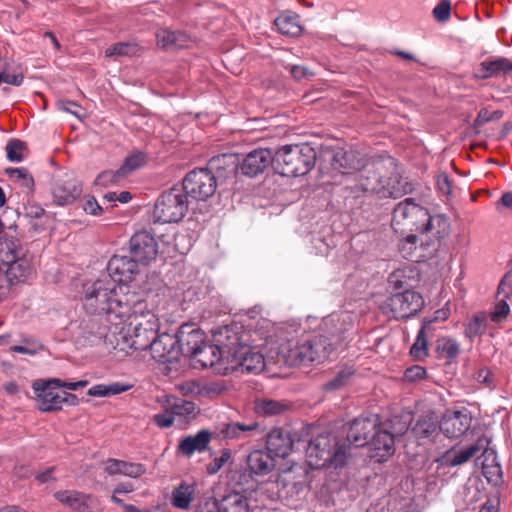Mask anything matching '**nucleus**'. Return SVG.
<instances>
[{
  "label": "nucleus",
  "mask_w": 512,
  "mask_h": 512,
  "mask_svg": "<svg viewBox=\"0 0 512 512\" xmlns=\"http://www.w3.org/2000/svg\"><path fill=\"white\" fill-rule=\"evenodd\" d=\"M25 145L22 141L13 139L6 145L7 159L11 162H21L23 160L22 152Z\"/></svg>",
  "instance_id": "obj_53"
},
{
  "label": "nucleus",
  "mask_w": 512,
  "mask_h": 512,
  "mask_svg": "<svg viewBox=\"0 0 512 512\" xmlns=\"http://www.w3.org/2000/svg\"><path fill=\"white\" fill-rule=\"evenodd\" d=\"M230 452L228 450H224L221 456L214 458V460L207 466V471L209 474L217 473L223 465L229 460Z\"/></svg>",
  "instance_id": "obj_64"
},
{
  "label": "nucleus",
  "mask_w": 512,
  "mask_h": 512,
  "mask_svg": "<svg viewBox=\"0 0 512 512\" xmlns=\"http://www.w3.org/2000/svg\"><path fill=\"white\" fill-rule=\"evenodd\" d=\"M147 349L150 350L152 357L161 363H172L181 356L177 338L169 333H157L156 337L151 339Z\"/></svg>",
  "instance_id": "obj_18"
},
{
  "label": "nucleus",
  "mask_w": 512,
  "mask_h": 512,
  "mask_svg": "<svg viewBox=\"0 0 512 512\" xmlns=\"http://www.w3.org/2000/svg\"><path fill=\"white\" fill-rule=\"evenodd\" d=\"M436 352L438 356L448 364L455 363L460 352L459 342L451 337H441L436 341Z\"/></svg>",
  "instance_id": "obj_37"
},
{
  "label": "nucleus",
  "mask_w": 512,
  "mask_h": 512,
  "mask_svg": "<svg viewBox=\"0 0 512 512\" xmlns=\"http://www.w3.org/2000/svg\"><path fill=\"white\" fill-rule=\"evenodd\" d=\"M395 170V160L392 157L375 159L366 163L354 176L356 187L366 193H376L382 197L399 198L404 195L403 186H385L384 171Z\"/></svg>",
  "instance_id": "obj_6"
},
{
  "label": "nucleus",
  "mask_w": 512,
  "mask_h": 512,
  "mask_svg": "<svg viewBox=\"0 0 512 512\" xmlns=\"http://www.w3.org/2000/svg\"><path fill=\"white\" fill-rule=\"evenodd\" d=\"M487 316L481 312L475 315L467 324L465 329L466 337L473 339L476 336L482 334L486 328Z\"/></svg>",
  "instance_id": "obj_49"
},
{
  "label": "nucleus",
  "mask_w": 512,
  "mask_h": 512,
  "mask_svg": "<svg viewBox=\"0 0 512 512\" xmlns=\"http://www.w3.org/2000/svg\"><path fill=\"white\" fill-rule=\"evenodd\" d=\"M129 311L119 317L114 326L97 327L91 333L115 350H147L151 339L156 337L160 321L146 300L135 292L129 301Z\"/></svg>",
  "instance_id": "obj_1"
},
{
  "label": "nucleus",
  "mask_w": 512,
  "mask_h": 512,
  "mask_svg": "<svg viewBox=\"0 0 512 512\" xmlns=\"http://www.w3.org/2000/svg\"><path fill=\"white\" fill-rule=\"evenodd\" d=\"M218 344H209L206 341L202 344L196 353H192L188 356L193 361L195 368H207L214 366L218 363L225 355L223 351H229L232 346L225 343L222 339L218 338Z\"/></svg>",
  "instance_id": "obj_22"
},
{
  "label": "nucleus",
  "mask_w": 512,
  "mask_h": 512,
  "mask_svg": "<svg viewBox=\"0 0 512 512\" xmlns=\"http://www.w3.org/2000/svg\"><path fill=\"white\" fill-rule=\"evenodd\" d=\"M273 162L275 163V156L270 149H254L243 158L240 171L245 176L255 177L263 173Z\"/></svg>",
  "instance_id": "obj_23"
},
{
  "label": "nucleus",
  "mask_w": 512,
  "mask_h": 512,
  "mask_svg": "<svg viewBox=\"0 0 512 512\" xmlns=\"http://www.w3.org/2000/svg\"><path fill=\"white\" fill-rule=\"evenodd\" d=\"M240 162L236 155L234 154H222L218 156H214L209 161V169H215L219 173L223 171V175L228 177L230 175H234L240 169Z\"/></svg>",
  "instance_id": "obj_36"
},
{
  "label": "nucleus",
  "mask_w": 512,
  "mask_h": 512,
  "mask_svg": "<svg viewBox=\"0 0 512 512\" xmlns=\"http://www.w3.org/2000/svg\"><path fill=\"white\" fill-rule=\"evenodd\" d=\"M472 423L471 412L462 407L455 410H447L441 417V432L448 438L458 439L466 434Z\"/></svg>",
  "instance_id": "obj_16"
},
{
  "label": "nucleus",
  "mask_w": 512,
  "mask_h": 512,
  "mask_svg": "<svg viewBox=\"0 0 512 512\" xmlns=\"http://www.w3.org/2000/svg\"><path fill=\"white\" fill-rule=\"evenodd\" d=\"M131 386H91L87 391L89 396L106 397L127 391Z\"/></svg>",
  "instance_id": "obj_52"
},
{
  "label": "nucleus",
  "mask_w": 512,
  "mask_h": 512,
  "mask_svg": "<svg viewBox=\"0 0 512 512\" xmlns=\"http://www.w3.org/2000/svg\"><path fill=\"white\" fill-rule=\"evenodd\" d=\"M235 358H239V368L242 373L259 374L265 367L264 356L253 351L251 347L244 346Z\"/></svg>",
  "instance_id": "obj_30"
},
{
  "label": "nucleus",
  "mask_w": 512,
  "mask_h": 512,
  "mask_svg": "<svg viewBox=\"0 0 512 512\" xmlns=\"http://www.w3.org/2000/svg\"><path fill=\"white\" fill-rule=\"evenodd\" d=\"M180 187L184 189L188 198L205 201L216 191V176L208 168L194 169L185 176Z\"/></svg>",
  "instance_id": "obj_12"
},
{
  "label": "nucleus",
  "mask_w": 512,
  "mask_h": 512,
  "mask_svg": "<svg viewBox=\"0 0 512 512\" xmlns=\"http://www.w3.org/2000/svg\"><path fill=\"white\" fill-rule=\"evenodd\" d=\"M124 178L120 173V168L116 171L107 170L100 173L96 178V184L101 186H108L120 182Z\"/></svg>",
  "instance_id": "obj_55"
},
{
  "label": "nucleus",
  "mask_w": 512,
  "mask_h": 512,
  "mask_svg": "<svg viewBox=\"0 0 512 512\" xmlns=\"http://www.w3.org/2000/svg\"><path fill=\"white\" fill-rule=\"evenodd\" d=\"M384 184L389 188V186H403L405 192L404 195L413 190V186L411 183L407 181L406 178H403L400 174L399 168L395 163V170L390 169L388 171H384Z\"/></svg>",
  "instance_id": "obj_48"
},
{
  "label": "nucleus",
  "mask_w": 512,
  "mask_h": 512,
  "mask_svg": "<svg viewBox=\"0 0 512 512\" xmlns=\"http://www.w3.org/2000/svg\"><path fill=\"white\" fill-rule=\"evenodd\" d=\"M137 51L136 45L129 42H119L111 45L105 51L107 57H122L134 55Z\"/></svg>",
  "instance_id": "obj_50"
},
{
  "label": "nucleus",
  "mask_w": 512,
  "mask_h": 512,
  "mask_svg": "<svg viewBox=\"0 0 512 512\" xmlns=\"http://www.w3.org/2000/svg\"><path fill=\"white\" fill-rule=\"evenodd\" d=\"M13 342H17L18 344L11 345L9 347L10 352L34 356L43 349L40 342L29 336H21L19 340H13Z\"/></svg>",
  "instance_id": "obj_43"
},
{
  "label": "nucleus",
  "mask_w": 512,
  "mask_h": 512,
  "mask_svg": "<svg viewBox=\"0 0 512 512\" xmlns=\"http://www.w3.org/2000/svg\"><path fill=\"white\" fill-rule=\"evenodd\" d=\"M108 276L117 284L127 285L140 272V264L130 255H114L107 265Z\"/></svg>",
  "instance_id": "obj_17"
},
{
  "label": "nucleus",
  "mask_w": 512,
  "mask_h": 512,
  "mask_svg": "<svg viewBox=\"0 0 512 512\" xmlns=\"http://www.w3.org/2000/svg\"><path fill=\"white\" fill-rule=\"evenodd\" d=\"M435 183H436V188L440 194L446 195V196L451 194L452 184H451V181L446 173L438 174Z\"/></svg>",
  "instance_id": "obj_62"
},
{
  "label": "nucleus",
  "mask_w": 512,
  "mask_h": 512,
  "mask_svg": "<svg viewBox=\"0 0 512 512\" xmlns=\"http://www.w3.org/2000/svg\"><path fill=\"white\" fill-rule=\"evenodd\" d=\"M451 3L441 0L433 9V16L439 22H445L450 18Z\"/></svg>",
  "instance_id": "obj_58"
},
{
  "label": "nucleus",
  "mask_w": 512,
  "mask_h": 512,
  "mask_svg": "<svg viewBox=\"0 0 512 512\" xmlns=\"http://www.w3.org/2000/svg\"><path fill=\"white\" fill-rule=\"evenodd\" d=\"M413 420V415L411 412H402L399 415H394L393 417L382 421L380 418L379 426L388 429V431L393 435L395 439L397 436L403 435L410 427Z\"/></svg>",
  "instance_id": "obj_35"
},
{
  "label": "nucleus",
  "mask_w": 512,
  "mask_h": 512,
  "mask_svg": "<svg viewBox=\"0 0 512 512\" xmlns=\"http://www.w3.org/2000/svg\"><path fill=\"white\" fill-rule=\"evenodd\" d=\"M146 472V468L141 463H131L125 461V467L122 470V475L131 478H138Z\"/></svg>",
  "instance_id": "obj_61"
},
{
  "label": "nucleus",
  "mask_w": 512,
  "mask_h": 512,
  "mask_svg": "<svg viewBox=\"0 0 512 512\" xmlns=\"http://www.w3.org/2000/svg\"><path fill=\"white\" fill-rule=\"evenodd\" d=\"M484 446V440L479 439L477 442L469 446H453L444 452L438 460L441 465L448 467H456L467 463L473 458Z\"/></svg>",
  "instance_id": "obj_26"
},
{
  "label": "nucleus",
  "mask_w": 512,
  "mask_h": 512,
  "mask_svg": "<svg viewBox=\"0 0 512 512\" xmlns=\"http://www.w3.org/2000/svg\"><path fill=\"white\" fill-rule=\"evenodd\" d=\"M449 230L450 222L444 214L431 213L427 208L418 205V242L421 250L425 252L418 255V264H422L418 267V276L427 261H430L429 266L438 265L434 253L438 251Z\"/></svg>",
  "instance_id": "obj_3"
},
{
  "label": "nucleus",
  "mask_w": 512,
  "mask_h": 512,
  "mask_svg": "<svg viewBox=\"0 0 512 512\" xmlns=\"http://www.w3.org/2000/svg\"><path fill=\"white\" fill-rule=\"evenodd\" d=\"M80 386H32L33 398L39 410L49 412L62 409L63 404L75 405L77 397L64 388L76 391Z\"/></svg>",
  "instance_id": "obj_11"
},
{
  "label": "nucleus",
  "mask_w": 512,
  "mask_h": 512,
  "mask_svg": "<svg viewBox=\"0 0 512 512\" xmlns=\"http://www.w3.org/2000/svg\"><path fill=\"white\" fill-rule=\"evenodd\" d=\"M183 393H197L200 396L214 397L225 390V386H180Z\"/></svg>",
  "instance_id": "obj_51"
},
{
  "label": "nucleus",
  "mask_w": 512,
  "mask_h": 512,
  "mask_svg": "<svg viewBox=\"0 0 512 512\" xmlns=\"http://www.w3.org/2000/svg\"><path fill=\"white\" fill-rule=\"evenodd\" d=\"M177 345L180 349V355L185 357L196 353L199 347L205 342L204 332L194 323H185L180 326L177 333Z\"/></svg>",
  "instance_id": "obj_21"
},
{
  "label": "nucleus",
  "mask_w": 512,
  "mask_h": 512,
  "mask_svg": "<svg viewBox=\"0 0 512 512\" xmlns=\"http://www.w3.org/2000/svg\"><path fill=\"white\" fill-rule=\"evenodd\" d=\"M275 465V458L267 450H254L247 456L248 469L254 475H267Z\"/></svg>",
  "instance_id": "obj_29"
},
{
  "label": "nucleus",
  "mask_w": 512,
  "mask_h": 512,
  "mask_svg": "<svg viewBox=\"0 0 512 512\" xmlns=\"http://www.w3.org/2000/svg\"><path fill=\"white\" fill-rule=\"evenodd\" d=\"M306 460L312 469L327 466L339 468L347 461V450L339 445L336 438L329 432H324L311 439L306 448Z\"/></svg>",
  "instance_id": "obj_8"
},
{
  "label": "nucleus",
  "mask_w": 512,
  "mask_h": 512,
  "mask_svg": "<svg viewBox=\"0 0 512 512\" xmlns=\"http://www.w3.org/2000/svg\"><path fill=\"white\" fill-rule=\"evenodd\" d=\"M332 168L343 175H356L360 169L359 160L354 151H337L331 161Z\"/></svg>",
  "instance_id": "obj_31"
},
{
  "label": "nucleus",
  "mask_w": 512,
  "mask_h": 512,
  "mask_svg": "<svg viewBox=\"0 0 512 512\" xmlns=\"http://www.w3.org/2000/svg\"><path fill=\"white\" fill-rule=\"evenodd\" d=\"M286 407L284 403L279 401L263 398L255 401L254 409L258 414L272 416L282 413Z\"/></svg>",
  "instance_id": "obj_45"
},
{
  "label": "nucleus",
  "mask_w": 512,
  "mask_h": 512,
  "mask_svg": "<svg viewBox=\"0 0 512 512\" xmlns=\"http://www.w3.org/2000/svg\"><path fill=\"white\" fill-rule=\"evenodd\" d=\"M412 269H398L390 274L388 283L394 289H403L390 296L383 304L384 313L390 314L395 319H406L416 314V308L413 307L415 301V292L411 280Z\"/></svg>",
  "instance_id": "obj_7"
},
{
  "label": "nucleus",
  "mask_w": 512,
  "mask_h": 512,
  "mask_svg": "<svg viewBox=\"0 0 512 512\" xmlns=\"http://www.w3.org/2000/svg\"><path fill=\"white\" fill-rule=\"evenodd\" d=\"M170 402V400H168ZM173 414L176 417H181L184 419L195 418L199 413V408L195 405V403L183 399H176L173 403H169Z\"/></svg>",
  "instance_id": "obj_44"
},
{
  "label": "nucleus",
  "mask_w": 512,
  "mask_h": 512,
  "mask_svg": "<svg viewBox=\"0 0 512 512\" xmlns=\"http://www.w3.org/2000/svg\"><path fill=\"white\" fill-rule=\"evenodd\" d=\"M391 225L394 232L403 237L406 243L414 244L416 242V235L412 233L416 225L414 198L409 197L395 207Z\"/></svg>",
  "instance_id": "obj_13"
},
{
  "label": "nucleus",
  "mask_w": 512,
  "mask_h": 512,
  "mask_svg": "<svg viewBox=\"0 0 512 512\" xmlns=\"http://www.w3.org/2000/svg\"><path fill=\"white\" fill-rule=\"evenodd\" d=\"M507 299L508 298H505V296L499 300L492 312L490 313V319L495 322V323H501L502 321H504L506 319V317L509 315L510 313V307L507 303Z\"/></svg>",
  "instance_id": "obj_54"
},
{
  "label": "nucleus",
  "mask_w": 512,
  "mask_h": 512,
  "mask_svg": "<svg viewBox=\"0 0 512 512\" xmlns=\"http://www.w3.org/2000/svg\"><path fill=\"white\" fill-rule=\"evenodd\" d=\"M156 39L158 45L164 49H177L185 45L187 42V35L180 31L161 29L157 31Z\"/></svg>",
  "instance_id": "obj_38"
},
{
  "label": "nucleus",
  "mask_w": 512,
  "mask_h": 512,
  "mask_svg": "<svg viewBox=\"0 0 512 512\" xmlns=\"http://www.w3.org/2000/svg\"><path fill=\"white\" fill-rule=\"evenodd\" d=\"M440 424V415L435 410H423L418 417V446L434 444L440 437Z\"/></svg>",
  "instance_id": "obj_24"
},
{
  "label": "nucleus",
  "mask_w": 512,
  "mask_h": 512,
  "mask_svg": "<svg viewBox=\"0 0 512 512\" xmlns=\"http://www.w3.org/2000/svg\"><path fill=\"white\" fill-rule=\"evenodd\" d=\"M380 424V416L370 413L355 418L347 432V441L355 447H362L368 443V436L376 430Z\"/></svg>",
  "instance_id": "obj_19"
},
{
  "label": "nucleus",
  "mask_w": 512,
  "mask_h": 512,
  "mask_svg": "<svg viewBox=\"0 0 512 512\" xmlns=\"http://www.w3.org/2000/svg\"><path fill=\"white\" fill-rule=\"evenodd\" d=\"M210 438L209 431L201 430L195 435L182 439L179 443V450L186 456H191L195 452H202L207 448Z\"/></svg>",
  "instance_id": "obj_33"
},
{
  "label": "nucleus",
  "mask_w": 512,
  "mask_h": 512,
  "mask_svg": "<svg viewBox=\"0 0 512 512\" xmlns=\"http://www.w3.org/2000/svg\"><path fill=\"white\" fill-rule=\"evenodd\" d=\"M222 512H249L248 500L238 494H230L219 503Z\"/></svg>",
  "instance_id": "obj_42"
},
{
  "label": "nucleus",
  "mask_w": 512,
  "mask_h": 512,
  "mask_svg": "<svg viewBox=\"0 0 512 512\" xmlns=\"http://www.w3.org/2000/svg\"><path fill=\"white\" fill-rule=\"evenodd\" d=\"M367 444L370 448V457L377 462L386 460L395 451L393 435L382 426L376 428L371 440Z\"/></svg>",
  "instance_id": "obj_25"
},
{
  "label": "nucleus",
  "mask_w": 512,
  "mask_h": 512,
  "mask_svg": "<svg viewBox=\"0 0 512 512\" xmlns=\"http://www.w3.org/2000/svg\"><path fill=\"white\" fill-rule=\"evenodd\" d=\"M498 295L503 294L505 298H512V271L506 273L498 285Z\"/></svg>",
  "instance_id": "obj_63"
},
{
  "label": "nucleus",
  "mask_w": 512,
  "mask_h": 512,
  "mask_svg": "<svg viewBox=\"0 0 512 512\" xmlns=\"http://www.w3.org/2000/svg\"><path fill=\"white\" fill-rule=\"evenodd\" d=\"M147 156L142 151H133L124 160L120 167V173L123 174L124 178L136 169L141 168L146 164Z\"/></svg>",
  "instance_id": "obj_47"
},
{
  "label": "nucleus",
  "mask_w": 512,
  "mask_h": 512,
  "mask_svg": "<svg viewBox=\"0 0 512 512\" xmlns=\"http://www.w3.org/2000/svg\"><path fill=\"white\" fill-rule=\"evenodd\" d=\"M341 329L330 331L329 334L315 335L303 340L289 349L287 361L291 365L321 364L329 359L336 346L344 340Z\"/></svg>",
  "instance_id": "obj_5"
},
{
  "label": "nucleus",
  "mask_w": 512,
  "mask_h": 512,
  "mask_svg": "<svg viewBox=\"0 0 512 512\" xmlns=\"http://www.w3.org/2000/svg\"><path fill=\"white\" fill-rule=\"evenodd\" d=\"M129 252L140 265H149L157 258L158 242L152 233L138 231L129 240Z\"/></svg>",
  "instance_id": "obj_15"
},
{
  "label": "nucleus",
  "mask_w": 512,
  "mask_h": 512,
  "mask_svg": "<svg viewBox=\"0 0 512 512\" xmlns=\"http://www.w3.org/2000/svg\"><path fill=\"white\" fill-rule=\"evenodd\" d=\"M316 151L308 144L285 146L275 154V171L284 177L306 175L315 165Z\"/></svg>",
  "instance_id": "obj_9"
},
{
  "label": "nucleus",
  "mask_w": 512,
  "mask_h": 512,
  "mask_svg": "<svg viewBox=\"0 0 512 512\" xmlns=\"http://www.w3.org/2000/svg\"><path fill=\"white\" fill-rule=\"evenodd\" d=\"M510 71H512V62L507 58L498 57L493 60L481 62L475 76L480 79H486Z\"/></svg>",
  "instance_id": "obj_32"
},
{
  "label": "nucleus",
  "mask_w": 512,
  "mask_h": 512,
  "mask_svg": "<svg viewBox=\"0 0 512 512\" xmlns=\"http://www.w3.org/2000/svg\"><path fill=\"white\" fill-rule=\"evenodd\" d=\"M218 338L232 346L229 351H223L224 355L227 357L230 355L232 357H236L238 353L241 352V348L245 346L240 341L237 333H235L232 328H229L228 326L220 328L219 331L214 334V342H216V344H218Z\"/></svg>",
  "instance_id": "obj_41"
},
{
  "label": "nucleus",
  "mask_w": 512,
  "mask_h": 512,
  "mask_svg": "<svg viewBox=\"0 0 512 512\" xmlns=\"http://www.w3.org/2000/svg\"><path fill=\"white\" fill-rule=\"evenodd\" d=\"M361 380V373L353 365H343L337 369L334 378L328 384H345Z\"/></svg>",
  "instance_id": "obj_46"
},
{
  "label": "nucleus",
  "mask_w": 512,
  "mask_h": 512,
  "mask_svg": "<svg viewBox=\"0 0 512 512\" xmlns=\"http://www.w3.org/2000/svg\"><path fill=\"white\" fill-rule=\"evenodd\" d=\"M51 194L53 204L67 206L76 201L82 194V184L72 173H65L54 178Z\"/></svg>",
  "instance_id": "obj_14"
},
{
  "label": "nucleus",
  "mask_w": 512,
  "mask_h": 512,
  "mask_svg": "<svg viewBox=\"0 0 512 512\" xmlns=\"http://www.w3.org/2000/svg\"><path fill=\"white\" fill-rule=\"evenodd\" d=\"M278 31L286 36L297 37L302 33L299 16L291 12L281 13L274 21Z\"/></svg>",
  "instance_id": "obj_34"
},
{
  "label": "nucleus",
  "mask_w": 512,
  "mask_h": 512,
  "mask_svg": "<svg viewBox=\"0 0 512 512\" xmlns=\"http://www.w3.org/2000/svg\"><path fill=\"white\" fill-rule=\"evenodd\" d=\"M293 447L290 432L282 428L271 430L266 440V450L274 457L285 458Z\"/></svg>",
  "instance_id": "obj_27"
},
{
  "label": "nucleus",
  "mask_w": 512,
  "mask_h": 512,
  "mask_svg": "<svg viewBox=\"0 0 512 512\" xmlns=\"http://www.w3.org/2000/svg\"><path fill=\"white\" fill-rule=\"evenodd\" d=\"M189 198L180 185L162 192L154 205L153 217L160 223H177L187 214Z\"/></svg>",
  "instance_id": "obj_10"
},
{
  "label": "nucleus",
  "mask_w": 512,
  "mask_h": 512,
  "mask_svg": "<svg viewBox=\"0 0 512 512\" xmlns=\"http://www.w3.org/2000/svg\"><path fill=\"white\" fill-rule=\"evenodd\" d=\"M31 272L27 251L21 242L13 237H0V283L7 289L0 300L7 296L10 286L26 281Z\"/></svg>",
  "instance_id": "obj_4"
},
{
  "label": "nucleus",
  "mask_w": 512,
  "mask_h": 512,
  "mask_svg": "<svg viewBox=\"0 0 512 512\" xmlns=\"http://www.w3.org/2000/svg\"><path fill=\"white\" fill-rule=\"evenodd\" d=\"M6 174L26 195H30L34 191V178L26 168H7Z\"/></svg>",
  "instance_id": "obj_40"
},
{
  "label": "nucleus",
  "mask_w": 512,
  "mask_h": 512,
  "mask_svg": "<svg viewBox=\"0 0 512 512\" xmlns=\"http://www.w3.org/2000/svg\"><path fill=\"white\" fill-rule=\"evenodd\" d=\"M195 485L181 483L172 492V505L175 508L187 510L194 500Z\"/></svg>",
  "instance_id": "obj_39"
},
{
  "label": "nucleus",
  "mask_w": 512,
  "mask_h": 512,
  "mask_svg": "<svg viewBox=\"0 0 512 512\" xmlns=\"http://www.w3.org/2000/svg\"><path fill=\"white\" fill-rule=\"evenodd\" d=\"M175 420V416L171 407L165 409L164 412L155 414L153 416V421L159 428H169L173 425Z\"/></svg>",
  "instance_id": "obj_57"
},
{
  "label": "nucleus",
  "mask_w": 512,
  "mask_h": 512,
  "mask_svg": "<svg viewBox=\"0 0 512 512\" xmlns=\"http://www.w3.org/2000/svg\"><path fill=\"white\" fill-rule=\"evenodd\" d=\"M292 478V471H284L282 475L279 476L277 480V485L282 486L283 488H287L289 485L292 486L291 491L292 492H299L303 489V482L302 481H291Z\"/></svg>",
  "instance_id": "obj_59"
},
{
  "label": "nucleus",
  "mask_w": 512,
  "mask_h": 512,
  "mask_svg": "<svg viewBox=\"0 0 512 512\" xmlns=\"http://www.w3.org/2000/svg\"><path fill=\"white\" fill-rule=\"evenodd\" d=\"M134 293L127 285L104 277L83 285V308L91 315L101 316L98 327L114 326L118 318L129 311V301Z\"/></svg>",
  "instance_id": "obj_2"
},
{
  "label": "nucleus",
  "mask_w": 512,
  "mask_h": 512,
  "mask_svg": "<svg viewBox=\"0 0 512 512\" xmlns=\"http://www.w3.org/2000/svg\"><path fill=\"white\" fill-rule=\"evenodd\" d=\"M285 68L297 81L309 79L314 76V73L309 68L302 65H287Z\"/></svg>",
  "instance_id": "obj_60"
},
{
  "label": "nucleus",
  "mask_w": 512,
  "mask_h": 512,
  "mask_svg": "<svg viewBox=\"0 0 512 512\" xmlns=\"http://www.w3.org/2000/svg\"><path fill=\"white\" fill-rule=\"evenodd\" d=\"M54 497L63 505L77 512H101L97 499L89 494L76 490H61Z\"/></svg>",
  "instance_id": "obj_20"
},
{
  "label": "nucleus",
  "mask_w": 512,
  "mask_h": 512,
  "mask_svg": "<svg viewBox=\"0 0 512 512\" xmlns=\"http://www.w3.org/2000/svg\"><path fill=\"white\" fill-rule=\"evenodd\" d=\"M482 473L489 483L497 485L502 480V468L500 464L485 465Z\"/></svg>",
  "instance_id": "obj_56"
},
{
  "label": "nucleus",
  "mask_w": 512,
  "mask_h": 512,
  "mask_svg": "<svg viewBox=\"0 0 512 512\" xmlns=\"http://www.w3.org/2000/svg\"><path fill=\"white\" fill-rule=\"evenodd\" d=\"M449 315V308H441L436 310L432 316L425 317L422 320L421 329L418 331V358L428 355L426 336L431 330H433L432 324L446 321Z\"/></svg>",
  "instance_id": "obj_28"
}]
</instances>
